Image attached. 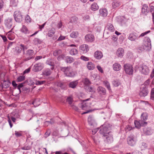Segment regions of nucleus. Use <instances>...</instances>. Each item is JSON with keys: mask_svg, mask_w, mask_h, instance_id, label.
Instances as JSON below:
<instances>
[{"mask_svg": "<svg viewBox=\"0 0 154 154\" xmlns=\"http://www.w3.org/2000/svg\"><path fill=\"white\" fill-rule=\"evenodd\" d=\"M111 126L108 122H106L100 127L99 133L102 137L111 132L110 131L111 129Z\"/></svg>", "mask_w": 154, "mask_h": 154, "instance_id": "obj_1", "label": "nucleus"}, {"mask_svg": "<svg viewBox=\"0 0 154 154\" xmlns=\"http://www.w3.org/2000/svg\"><path fill=\"white\" fill-rule=\"evenodd\" d=\"M90 100V98L84 100L81 104L82 109L86 111L84 112L82 114H85L89 113L92 111L91 110L89 109L91 107V102H88L87 101Z\"/></svg>", "mask_w": 154, "mask_h": 154, "instance_id": "obj_2", "label": "nucleus"}, {"mask_svg": "<svg viewBox=\"0 0 154 154\" xmlns=\"http://www.w3.org/2000/svg\"><path fill=\"white\" fill-rule=\"evenodd\" d=\"M61 70L67 76L73 77L75 75V72L73 71L72 68L70 66L66 67H62Z\"/></svg>", "mask_w": 154, "mask_h": 154, "instance_id": "obj_3", "label": "nucleus"}, {"mask_svg": "<svg viewBox=\"0 0 154 154\" xmlns=\"http://www.w3.org/2000/svg\"><path fill=\"white\" fill-rule=\"evenodd\" d=\"M150 32V30L148 31L145 32H143L141 34V35L139 36L135 33H130L129 34L128 37V39L132 41H136L138 38L140 37L144 36L147 34L149 33Z\"/></svg>", "mask_w": 154, "mask_h": 154, "instance_id": "obj_4", "label": "nucleus"}, {"mask_svg": "<svg viewBox=\"0 0 154 154\" xmlns=\"http://www.w3.org/2000/svg\"><path fill=\"white\" fill-rule=\"evenodd\" d=\"M33 54L34 51L31 49L27 50L26 53L25 52H23V60L26 61L32 59L33 58Z\"/></svg>", "mask_w": 154, "mask_h": 154, "instance_id": "obj_5", "label": "nucleus"}, {"mask_svg": "<svg viewBox=\"0 0 154 154\" xmlns=\"http://www.w3.org/2000/svg\"><path fill=\"white\" fill-rule=\"evenodd\" d=\"M14 17L15 20L17 22L20 23L23 20V16L19 11H17L14 12Z\"/></svg>", "mask_w": 154, "mask_h": 154, "instance_id": "obj_6", "label": "nucleus"}, {"mask_svg": "<svg viewBox=\"0 0 154 154\" xmlns=\"http://www.w3.org/2000/svg\"><path fill=\"white\" fill-rule=\"evenodd\" d=\"M124 67L126 73L130 75H132L133 74V70L132 66L128 64H125Z\"/></svg>", "mask_w": 154, "mask_h": 154, "instance_id": "obj_7", "label": "nucleus"}, {"mask_svg": "<svg viewBox=\"0 0 154 154\" xmlns=\"http://www.w3.org/2000/svg\"><path fill=\"white\" fill-rule=\"evenodd\" d=\"M139 70L141 73L144 75H147L149 71L148 67L145 65H142L139 67Z\"/></svg>", "mask_w": 154, "mask_h": 154, "instance_id": "obj_8", "label": "nucleus"}, {"mask_svg": "<svg viewBox=\"0 0 154 154\" xmlns=\"http://www.w3.org/2000/svg\"><path fill=\"white\" fill-rule=\"evenodd\" d=\"M44 65L43 63H38L35 64L33 68V71L37 72L41 70L44 68Z\"/></svg>", "mask_w": 154, "mask_h": 154, "instance_id": "obj_9", "label": "nucleus"}, {"mask_svg": "<svg viewBox=\"0 0 154 154\" xmlns=\"http://www.w3.org/2000/svg\"><path fill=\"white\" fill-rule=\"evenodd\" d=\"M105 141L109 143H110L113 141V139L112 137V134L111 132L105 136L102 137Z\"/></svg>", "mask_w": 154, "mask_h": 154, "instance_id": "obj_10", "label": "nucleus"}, {"mask_svg": "<svg viewBox=\"0 0 154 154\" xmlns=\"http://www.w3.org/2000/svg\"><path fill=\"white\" fill-rule=\"evenodd\" d=\"M117 21L121 26H122L126 24L127 19L124 16H121L117 18Z\"/></svg>", "mask_w": 154, "mask_h": 154, "instance_id": "obj_11", "label": "nucleus"}, {"mask_svg": "<svg viewBox=\"0 0 154 154\" xmlns=\"http://www.w3.org/2000/svg\"><path fill=\"white\" fill-rule=\"evenodd\" d=\"M4 23L6 27L9 29H11L13 25V19L11 18H8L5 20Z\"/></svg>", "mask_w": 154, "mask_h": 154, "instance_id": "obj_12", "label": "nucleus"}, {"mask_svg": "<svg viewBox=\"0 0 154 154\" xmlns=\"http://www.w3.org/2000/svg\"><path fill=\"white\" fill-rule=\"evenodd\" d=\"M85 39L86 42H92L94 40V37L91 34H88L85 35Z\"/></svg>", "mask_w": 154, "mask_h": 154, "instance_id": "obj_13", "label": "nucleus"}, {"mask_svg": "<svg viewBox=\"0 0 154 154\" xmlns=\"http://www.w3.org/2000/svg\"><path fill=\"white\" fill-rule=\"evenodd\" d=\"M88 122L89 125L95 126L97 124L94 117L93 116H89L88 118Z\"/></svg>", "mask_w": 154, "mask_h": 154, "instance_id": "obj_14", "label": "nucleus"}, {"mask_svg": "<svg viewBox=\"0 0 154 154\" xmlns=\"http://www.w3.org/2000/svg\"><path fill=\"white\" fill-rule=\"evenodd\" d=\"M80 52L82 54L86 53L89 50L88 45L86 44H83L80 47Z\"/></svg>", "mask_w": 154, "mask_h": 154, "instance_id": "obj_15", "label": "nucleus"}, {"mask_svg": "<svg viewBox=\"0 0 154 154\" xmlns=\"http://www.w3.org/2000/svg\"><path fill=\"white\" fill-rule=\"evenodd\" d=\"M148 92V90L146 87H143L141 88L139 94L141 97H145L147 95Z\"/></svg>", "mask_w": 154, "mask_h": 154, "instance_id": "obj_16", "label": "nucleus"}, {"mask_svg": "<svg viewBox=\"0 0 154 154\" xmlns=\"http://www.w3.org/2000/svg\"><path fill=\"white\" fill-rule=\"evenodd\" d=\"M127 143L130 146H134L136 143L134 137L132 136H130L128 137L127 138Z\"/></svg>", "mask_w": 154, "mask_h": 154, "instance_id": "obj_17", "label": "nucleus"}, {"mask_svg": "<svg viewBox=\"0 0 154 154\" xmlns=\"http://www.w3.org/2000/svg\"><path fill=\"white\" fill-rule=\"evenodd\" d=\"M143 43L146 47L151 48V40L149 37H146L145 38L144 40Z\"/></svg>", "mask_w": 154, "mask_h": 154, "instance_id": "obj_18", "label": "nucleus"}, {"mask_svg": "<svg viewBox=\"0 0 154 154\" xmlns=\"http://www.w3.org/2000/svg\"><path fill=\"white\" fill-rule=\"evenodd\" d=\"M94 56L96 59L100 60L103 57V54L101 51H97L94 53Z\"/></svg>", "mask_w": 154, "mask_h": 154, "instance_id": "obj_19", "label": "nucleus"}, {"mask_svg": "<svg viewBox=\"0 0 154 154\" xmlns=\"http://www.w3.org/2000/svg\"><path fill=\"white\" fill-rule=\"evenodd\" d=\"M97 92L100 95H105L106 94V90L105 88L102 86H100L97 89Z\"/></svg>", "mask_w": 154, "mask_h": 154, "instance_id": "obj_20", "label": "nucleus"}, {"mask_svg": "<svg viewBox=\"0 0 154 154\" xmlns=\"http://www.w3.org/2000/svg\"><path fill=\"white\" fill-rule=\"evenodd\" d=\"M46 63L51 66V70H54V68L55 65L52 59L51 58H48L46 61Z\"/></svg>", "mask_w": 154, "mask_h": 154, "instance_id": "obj_21", "label": "nucleus"}, {"mask_svg": "<svg viewBox=\"0 0 154 154\" xmlns=\"http://www.w3.org/2000/svg\"><path fill=\"white\" fill-rule=\"evenodd\" d=\"M68 84L66 82H58L57 83V86L60 87L61 89H66L67 88Z\"/></svg>", "mask_w": 154, "mask_h": 154, "instance_id": "obj_22", "label": "nucleus"}, {"mask_svg": "<svg viewBox=\"0 0 154 154\" xmlns=\"http://www.w3.org/2000/svg\"><path fill=\"white\" fill-rule=\"evenodd\" d=\"M124 51L122 48H119L116 52V54L118 57H122L124 55Z\"/></svg>", "mask_w": 154, "mask_h": 154, "instance_id": "obj_23", "label": "nucleus"}, {"mask_svg": "<svg viewBox=\"0 0 154 154\" xmlns=\"http://www.w3.org/2000/svg\"><path fill=\"white\" fill-rule=\"evenodd\" d=\"M100 15L103 17H106L108 14L107 10L106 8L100 9L99 10Z\"/></svg>", "mask_w": 154, "mask_h": 154, "instance_id": "obj_24", "label": "nucleus"}, {"mask_svg": "<svg viewBox=\"0 0 154 154\" xmlns=\"http://www.w3.org/2000/svg\"><path fill=\"white\" fill-rule=\"evenodd\" d=\"M78 84V80H76L70 82L68 84V86L69 88H74Z\"/></svg>", "mask_w": 154, "mask_h": 154, "instance_id": "obj_25", "label": "nucleus"}, {"mask_svg": "<svg viewBox=\"0 0 154 154\" xmlns=\"http://www.w3.org/2000/svg\"><path fill=\"white\" fill-rule=\"evenodd\" d=\"M112 68L114 70L118 71L121 69V66L119 63H116L113 65Z\"/></svg>", "mask_w": 154, "mask_h": 154, "instance_id": "obj_26", "label": "nucleus"}, {"mask_svg": "<svg viewBox=\"0 0 154 154\" xmlns=\"http://www.w3.org/2000/svg\"><path fill=\"white\" fill-rule=\"evenodd\" d=\"M11 84V82L9 80H4L2 84V88H8Z\"/></svg>", "mask_w": 154, "mask_h": 154, "instance_id": "obj_27", "label": "nucleus"}, {"mask_svg": "<svg viewBox=\"0 0 154 154\" xmlns=\"http://www.w3.org/2000/svg\"><path fill=\"white\" fill-rule=\"evenodd\" d=\"M149 12V10L148 6L146 4L144 5L142 9V12L143 14H145Z\"/></svg>", "mask_w": 154, "mask_h": 154, "instance_id": "obj_28", "label": "nucleus"}, {"mask_svg": "<svg viewBox=\"0 0 154 154\" xmlns=\"http://www.w3.org/2000/svg\"><path fill=\"white\" fill-rule=\"evenodd\" d=\"M120 5L121 4L120 2L116 0H114L112 4V6L113 8H115L118 7L120 6Z\"/></svg>", "mask_w": 154, "mask_h": 154, "instance_id": "obj_29", "label": "nucleus"}, {"mask_svg": "<svg viewBox=\"0 0 154 154\" xmlns=\"http://www.w3.org/2000/svg\"><path fill=\"white\" fill-rule=\"evenodd\" d=\"M99 8V6L96 3H93L91 5V10L93 11H95L98 10Z\"/></svg>", "mask_w": 154, "mask_h": 154, "instance_id": "obj_30", "label": "nucleus"}, {"mask_svg": "<svg viewBox=\"0 0 154 154\" xmlns=\"http://www.w3.org/2000/svg\"><path fill=\"white\" fill-rule=\"evenodd\" d=\"M87 67L89 70H92L95 68V65L92 62H89L88 63Z\"/></svg>", "mask_w": 154, "mask_h": 154, "instance_id": "obj_31", "label": "nucleus"}, {"mask_svg": "<svg viewBox=\"0 0 154 154\" xmlns=\"http://www.w3.org/2000/svg\"><path fill=\"white\" fill-rule=\"evenodd\" d=\"M51 73V70L48 68L45 69L43 72V74L47 76L50 75Z\"/></svg>", "mask_w": 154, "mask_h": 154, "instance_id": "obj_32", "label": "nucleus"}, {"mask_svg": "<svg viewBox=\"0 0 154 154\" xmlns=\"http://www.w3.org/2000/svg\"><path fill=\"white\" fill-rule=\"evenodd\" d=\"M20 31L21 32L25 34H26L29 33L28 29L24 25H23L22 28L20 29Z\"/></svg>", "mask_w": 154, "mask_h": 154, "instance_id": "obj_33", "label": "nucleus"}, {"mask_svg": "<svg viewBox=\"0 0 154 154\" xmlns=\"http://www.w3.org/2000/svg\"><path fill=\"white\" fill-rule=\"evenodd\" d=\"M66 62L67 63H71L74 61L73 58L70 56H66L65 58Z\"/></svg>", "mask_w": 154, "mask_h": 154, "instance_id": "obj_34", "label": "nucleus"}, {"mask_svg": "<svg viewBox=\"0 0 154 154\" xmlns=\"http://www.w3.org/2000/svg\"><path fill=\"white\" fill-rule=\"evenodd\" d=\"M143 131L146 135H150L152 133V131L149 128H145L143 129Z\"/></svg>", "mask_w": 154, "mask_h": 154, "instance_id": "obj_35", "label": "nucleus"}, {"mask_svg": "<svg viewBox=\"0 0 154 154\" xmlns=\"http://www.w3.org/2000/svg\"><path fill=\"white\" fill-rule=\"evenodd\" d=\"M106 27L108 30L109 31H110L111 32H113L114 31L115 29L112 24L111 23L108 24Z\"/></svg>", "mask_w": 154, "mask_h": 154, "instance_id": "obj_36", "label": "nucleus"}, {"mask_svg": "<svg viewBox=\"0 0 154 154\" xmlns=\"http://www.w3.org/2000/svg\"><path fill=\"white\" fill-rule=\"evenodd\" d=\"M78 51L76 48H73L72 49L69 51V53L72 55H75L78 54Z\"/></svg>", "mask_w": 154, "mask_h": 154, "instance_id": "obj_37", "label": "nucleus"}, {"mask_svg": "<svg viewBox=\"0 0 154 154\" xmlns=\"http://www.w3.org/2000/svg\"><path fill=\"white\" fill-rule=\"evenodd\" d=\"M55 30L54 29H52L48 31L47 35L49 37H52L55 33Z\"/></svg>", "mask_w": 154, "mask_h": 154, "instance_id": "obj_38", "label": "nucleus"}, {"mask_svg": "<svg viewBox=\"0 0 154 154\" xmlns=\"http://www.w3.org/2000/svg\"><path fill=\"white\" fill-rule=\"evenodd\" d=\"M79 35V32L77 31L72 32L70 35V37L72 38H76Z\"/></svg>", "mask_w": 154, "mask_h": 154, "instance_id": "obj_39", "label": "nucleus"}, {"mask_svg": "<svg viewBox=\"0 0 154 154\" xmlns=\"http://www.w3.org/2000/svg\"><path fill=\"white\" fill-rule=\"evenodd\" d=\"M62 53L60 50H55L53 52V55L55 56H57L60 55Z\"/></svg>", "mask_w": 154, "mask_h": 154, "instance_id": "obj_40", "label": "nucleus"}, {"mask_svg": "<svg viewBox=\"0 0 154 154\" xmlns=\"http://www.w3.org/2000/svg\"><path fill=\"white\" fill-rule=\"evenodd\" d=\"M32 103L35 107L38 106L40 104L39 100L38 99H35L33 101Z\"/></svg>", "mask_w": 154, "mask_h": 154, "instance_id": "obj_41", "label": "nucleus"}, {"mask_svg": "<svg viewBox=\"0 0 154 154\" xmlns=\"http://www.w3.org/2000/svg\"><path fill=\"white\" fill-rule=\"evenodd\" d=\"M148 117V115L146 113H143L141 114V120H143V121L146 120L147 119Z\"/></svg>", "mask_w": 154, "mask_h": 154, "instance_id": "obj_42", "label": "nucleus"}, {"mask_svg": "<svg viewBox=\"0 0 154 154\" xmlns=\"http://www.w3.org/2000/svg\"><path fill=\"white\" fill-rule=\"evenodd\" d=\"M103 83L106 87L109 90H111L110 85L109 83L107 81H104L103 82Z\"/></svg>", "mask_w": 154, "mask_h": 154, "instance_id": "obj_43", "label": "nucleus"}, {"mask_svg": "<svg viewBox=\"0 0 154 154\" xmlns=\"http://www.w3.org/2000/svg\"><path fill=\"white\" fill-rule=\"evenodd\" d=\"M22 50V48L20 46L17 47L15 49V53L17 54H19L21 53Z\"/></svg>", "mask_w": 154, "mask_h": 154, "instance_id": "obj_44", "label": "nucleus"}, {"mask_svg": "<svg viewBox=\"0 0 154 154\" xmlns=\"http://www.w3.org/2000/svg\"><path fill=\"white\" fill-rule=\"evenodd\" d=\"M134 124L135 127L137 128H140L141 126L140 123V120L139 121L135 120L134 122Z\"/></svg>", "mask_w": 154, "mask_h": 154, "instance_id": "obj_45", "label": "nucleus"}, {"mask_svg": "<svg viewBox=\"0 0 154 154\" xmlns=\"http://www.w3.org/2000/svg\"><path fill=\"white\" fill-rule=\"evenodd\" d=\"M13 29V28H12L11 30L8 32V33H7L8 38V39L10 40H12L14 39V37L11 36V35H13V34L10 33V32H12Z\"/></svg>", "mask_w": 154, "mask_h": 154, "instance_id": "obj_46", "label": "nucleus"}, {"mask_svg": "<svg viewBox=\"0 0 154 154\" xmlns=\"http://www.w3.org/2000/svg\"><path fill=\"white\" fill-rule=\"evenodd\" d=\"M25 22L27 23H30L31 22V19L28 15H26L25 17Z\"/></svg>", "mask_w": 154, "mask_h": 154, "instance_id": "obj_47", "label": "nucleus"}, {"mask_svg": "<svg viewBox=\"0 0 154 154\" xmlns=\"http://www.w3.org/2000/svg\"><path fill=\"white\" fill-rule=\"evenodd\" d=\"M66 101L71 106L72 105V103L73 102L72 98L70 96L69 97L67 98Z\"/></svg>", "mask_w": 154, "mask_h": 154, "instance_id": "obj_48", "label": "nucleus"}, {"mask_svg": "<svg viewBox=\"0 0 154 154\" xmlns=\"http://www.w3.org/2000/svg\"><path fill=\"white\" fill-rule=\"evenodd\" d=\"M33 42L35 45L40 44L42 43V41L38 38H35L33 40Z\"/></svg>", "mask_w": 154, "mask_h": 154, "instance_id": "obj_49", "label": "nucleus"}, {"mask_svg": "<svg viewBox=\"0 0 154 154\" xmlns=\"http://www.w3.org/2000/svg\"><path fill=\"white\" fill-rule=\"evenodd\" d=\"M84 84L87 85H89L91 84V82L88 78H85L84 80Z\"/></svg>", "mask_w": 154, "mask_h": 154, "instance_id": "obj_50", "label": "nucleus"}, {"mask_svg": "<svg viewBox=\"0 0 154 154\" xmlns=\"http://www.w3.org/2000/svg\"><path fill=\"white\" fill-rule=\"evenodd\" d=\"M113 85L115 87H118L120 85V83L118 80H114L112 82Z\"/></svg>", "mask_w": 154, "mask_h": 154, "instance_id": "obj_51", "label": "nucleus"}, {"mask_svg": "<svg viewBox=\"0 0 154 154\" xmlns=\"http://www.w3.org/2000/svg\"><path fill=\"white\" fill-rule=\"evenodd\" d=\"M25 79V76H20L17 79V81L18 82H21L24 80Z\"/></svg>", "mask_w": 154, "mask_h": 154, "instance_id": "obj_52", "label": "nucleus"}, {"mask_svg": "<svg viewBox=\"0 0 154 154\" xmlns=\"http://www.w3.org/2000/svg\"><path fill=\"white\" fill-rule=\"evenodd\" d=\"M20 46L22 50H23V52H25V51L28 48L26 46L22 44H21L20 45Z\"/></svg>", "mask_w": 154, "mask_h": 154, "instance_id": "obj_53", "label": "nucleus"}, {"mask_svg": "<svg viewBox=\"0 0 154 154\" xmlns=\"http://www.w3.org/2000/svg\"><path fill=\"white\" fill-rule=\"evenodd\" d=\"M140 123L141 126H146L147 124V122H146L144 121L143 120H140Z\"/></svg>", "mask_w": 154, "mask_h": 154, "instance_id": "obj_54", "label": "nucleus"}, {"mask_svg": "<svg viewBox=\"0 0 154 154\" xmlns=\"http://www.w3.org/2000/svg\"><path fill=\"white\" fill-rule=\"evenodd\" d=\"M141 147L142 149H145L147 148V145L146 144L144 143L143 142L142 143L141 146Z\"/></svg>", "mask_w": 154, "mask_h": 154, "instance_id": "obj_55", "label": "nucleus"}, {"mask_svg": "<svg viewBox=\"0 0 154 154\" xmlns=\"http://www.w3.org/2000/svg\"><path fill=\"white\" fill-rule=\"evenodd\" d=\"M51 133V131L50 130H48L44 134V137L45 138L47 137L48 136H49L50 134Z\"/></svg>", "mask_w": 154, "mask_h": 154, "instance_id": "obj_56", "label": "nucleus"}, {"mask_svg": "<svg viewBox=\"0 0 154 154\" xmlns=\"http://www.w3.org/2000/svg\"><path fill=\"white\" fill-rule=\"evenodd\" d=\"M80 59L85 61H88L89 60V58L84 56H82L80 57Z\"/></svg>", "mask_w": 154, "mask_h": 154, "instance_id": "obj_57", "label": "nucleus"}, {"mask_svg": "<svg viewBox=\"0 0 154 154\" xmlns=\"http://www.w3.org/2000/svg\"><path fill=\"white\" fill-rule=\"evenodd\" d=\"M150 79H149L144 82V85L145 87H146V86L149 85L150 82Z\"/></svg>", "mask_w": 154, "mask_h": 154, "instance_id": "obj_58", "label": "nucleus"}, {"mask_svg": "<svg viewBox=\"0 0 154 154\" xmlns=\"http://www.w3.org/2000/svg\"><path fill=\"white\" fill-rule=\"evenodd\" d=\"M24 83L20 84L17 86V89L19 90L20 92H21L20 88L23 87Z\"/></svg>", "mask_w": 154, "mask_h": 154, "instance_id": "obj_59", "label": "nucleus"}, {"mask_svg": "<svg viewBox=\"0 0 154 154\" xmlns=\"http://www.w3.org/2000/svg\"><path fill=\"white\" fill-rule=\"evenodd\" d=\"M15 134L16 137H20L22 135V134L20 132L17 131H15Z\"/></svg>", "mask_w": 154, "mask_h": 154, "instance_id": "obj_60", "label": "nucleus"}, {"mask_svg": "<svg viewBox=\"0 0 154 154\" xmlns=\"http://www.w3.org/2000/svg\"><path fill=\"white\" fill-rule=\"evenodd\" d=\"M45 82V81H37L35 84L36 85H40L43 84Z\"/></svg>", "mask_w": 154, "mask_h": 154, "instance_id": "obj_61", "label": "nucleus"}, {"mask_svg": "<svg viewBox=\"0 0 154 154\" xmlns=\"http://www.w3.org/2000/svg\"><path fill=\"white\" fill-rule=\"evenodd\" d=\"M70 106L73 109L77 111H79V109L77 107L73 105H72Z\"/></svg>", "mask_w": 154, "mask_h": 154, "instance_id": "obj_62", "label": "nucleus"}, {"mask_svg": "<svg viewBox=\"0 0 154 154\" xmlns=\"http://www.w3.org/2000/svg\"><path fill=\"white\" fill-rule=\"evenodd\" d=\"M97 69H98V70L101 73H103V69H102V68L99 65H97Z\"/></svg>", "mask_w": 154, "mask_h": 154, "instance_id": "obj_63", "label": "nucleus"}, {"mask_svg": "<svg viewBox=\"0 0 154 154\" xmlns=\"http://www.w3.org/2000/svg\"><path fill=\"white\" fill-rule=\"evenodd\" d=\"M30 68H29L28 69H25L23 72V74H26V73H28L30 72Z\"/></svg>", "mask_w": 154, "mask_h": 154, "instance_id": "obj_64", "label": "nucleus"}]
</instances>
